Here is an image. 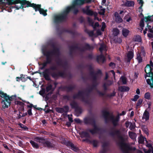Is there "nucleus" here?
I'll list each match as a JSON object with an SVG mask.
<instances>
[{"mask_svg": "<svg viewBox=\"0 0 153 153\" xmlns=\"http://www.w3.org/2000/svg\"><path fill=\"white\" fill-rule=\"evenodd\" d=\"M93 0H75L73 2L72 5L67 7L62 14L56 15L54 17L55 22H59L64 20L66 18L67 14L70 11H73L74 13L77 12V6L83 4L85 3H90L93 1Z\"/></svg>", "mask_w": 153, "mask_h": 153, "instance_id": "nucleus-1", "label": "nucleus"}, {"mask_svg": "<svg viewBox=\"0 0 153 153\" xmlns=\"http://www.w3.org/2000/svg\"><path fill=\"white\" fill-rule=\"evenodd\" d=\"M7 1L9 4H13L20 3V6H18L17 5H16L14 7L16 10H19L20 8H23V5L26 4L27 7H31L34 8L36 11H39L40 14L43 15L45 16L47 15L46 13L47 10H44L43 9L41 8V5L40 4H36L33 3L31 4L28 1L26 0H7Z\"/></svg>", "mask_w": 153, "mask_h": 153, "instance_id": "nucleus-2", "label": "nucleus"}, {"mask_svg": "<svg viewBox=\"0 0 153 153\" xmlns=\"http://www.w3.org/2000/svg\"><path fill=\"white\" fill-rule=\"evenodd\" d=\"M0 96L4 99L1 102L2 107L4 108H8L10 105L12 99H16V95H13L11 97L7 96L6 93L2 91H0Z\"/></svg>", "mask_w": 153, "mask_h": 153, "instance_id": "nucleus-3", "label": "nucleus"}, {"mask_svg": "<svg viewBox=\"0 0 153 153\" xmlns=\"http://www.w3.org/2000/svg\"><path fill=\"white\" fill-rule=\"evenodd\" d=\"M103 115L106 120H110L111 121L114 126L117 124L118 122L119 119V116L114 117L112 114H109L107 111H103Z\"/></svg>", "mask_w": 153, "mask_h": 153, "instance_id": "nucleus-4", "label": "nucleus"}, {"mask_svg": "<svg viewBox=\"0 0 153 153\" xmlns=\"http://www.w3.org/2000/svg\"><path fill=\"white\" fill-rule=\"evenodd\" d=\"M126 138V137L125 136H120L119 137V144L121 149L125 152L128 150H135V148H134L133 149H132L128 144L124 142L125 138Z\"/></svg>", "mask_w": 153, "mask_h": 153, "instance_id": "nucleus-5", "label": "nucleus"}, {"mask_svg": "<svg viewBox=\"0 0 153 153\" xmlns=\"http://www.w3.org/2000/svg\"><path fill=\"white\" fill-rule=\"evenodd\" d=\"M145 71L147 76L153 77V68L151 67L148 64L146 65Z\"/></svg>", "mask_w": 153, "mask_h": 153, "instance_id": "nucleus-6", "label": "nucleus"}, {"mask_svg": "<svg viewBox=\"0 0 153 153\" xmlns=\"http://www.w3.org/2000/svg\"><path fill=\"white\" fill-rule=\"evenodd\" d=\"M145 55V53L144 49H142L140 52H138L137 54V59L139 62H141L142 61V58Z\"/></svg>", "mask_w": 153, "mask_h": 153, "instance_id": "nucleus-7", "label": "nucleus"}, {"mask_svg": "<svg viewBox=\"0 0 153 153\" xmlns=\"http://www.w3.org/2000/svg\"><path fill=\"white\" fill-rule=\"evenodd\" d=\"M83 11L84 13L89 15H94V17H96L97 15V13L94 12L92 10L89 9V7L87 6L85 8L83 9Z\"/></svg>", "mask_w": 153, "mask_h": 153, "instance_id": "nucleus-8", "label": "nucleus"}, {"mask_svg": "<svg viewBox=\"0 0 153 153\" xmlns=\"http://www.w3.org/2000/svg\"><path fill=\"white\" fill-rule=\"evenodd\" d=\"M42 140H43L42 139L38 138H37L36 142L34 141L31 140L30 141V142L33 147L36 149H38L39 147V144L37 143H40Z\"/></svg>", "mask_w": 153, "mask_h": 153, "instance_id": "nucleus-9", "label": "nucleus"}, {"mask_svg": "<svg viewBox=\"0 0 153 153\" xmlns=\"http://www.w3.org/2000/svg\"><path fill=\"white\" fill-rule=\"evenodd\" d=\"M147 22L148 21H151V18L150 17H147L144 18V19H142L141 20L140 25V27L142 29H143V28L144 26V21Z\"/></svg>", "mask_w": 153, "mask_h": 153, "instance_id": "nucleus-10", "label": "nucleus"}, {"mask_svg": "<svg viewBox=\"0 0 153 153\" xmlns=\"http://www.w3.org/2000/svg\"><path fill=\"white\" fill-rule=\"evenodd\" d=\"M149 112L146 110L143 114L142 116V119L144 120L145 121H146L149 120Z\"/></svg>", "mask_w": 153, "mask_h": 153, "instance_id": "nucleus-11", "label": "nucleus"}, {"mask_svg": "<svg viewBox=\"0 0 153 153\" xmlns=\"http://www.w3.org/2000/svg\"><path fill=\"white\" fill-rule=\"evenodd\" d=\"M124 5L128 7H133L134 5V2L132 1H127L124 3Z\"/></svg>", "mask_w": 153, "mask_h": 153, "instance_id": "nucleus-12", "label": "nucleus"}, {"mask_svg": "<svg viewBox=\"0 0 153 153\" xmlns=\"http://www.w3.org/2000/svg\"><path fill=\"white\" fill-rule=\"evenodd\" d=\"M115 16V20L117 22H121L123 21V19L119 16L118 13L117 12L114 14Z\"/></svg>", "mask_w": 153, "mask_h": 153, "instance_id": "nucleus-13", "label": "nucleus"}, {"mask_svg": "<svg viewBox=\"0 0 153 153\" xmlns=\"http://www.w3.org/2000/svg\"><path fill=\"white\" fill-rule=\"evenodd\" d=\"M133 57V53L132 51H131L128 52L127 54V61L128 62H129L130 59H131Z\"/></svg>", "mask_w": 153, "mask_h": 153, "instance_id": "nucleus-14", "label": "nucleus"}, {"mask_svg": "<svg viewBox=\"0 0 153 153\" xmlns=\"http://www.w3.org/2000/svg\"><path fill=\"white\" fill-rule=\"evenodd\" d=\"M147 147L149 148V149L147 151H146L144 149V152L146 153H150L151 152H153V148L152 146V144L150 143L147 144L146 145Z\"/></svg>", "mask_w": 153, "mask_h": 153, "instance_id": "nucleus-15", "label": "nucleus"}, {"mask_svg": "<svg viewBox=\"0 0 153 153\" xmlns=\"http://www.w3.org/2000/svg\"><path fill=\"white\" fill-rule=\"evenodd\" d=\"M122 32V34L125 37H127L129 33V30L125 28H123Z\"/></svg>", "mask_w": 153, "mask_h": 153, "instance_id": "nucleus-16", "label": "nucleus"}, {"mask_svg": "<svg viewBox=\"0 0 153 153\" xmlns=\"http://www.w3.org/2000/svg\"><path fill=\"white\" fill-rule=\"evenodd\" d=\"M99 50L101 53L103 51H106L107 50V48L106 45L104 43H102L100 45V46L99 48Z\"/></svg>", "mask_w": 153, "mask_h": 153, "instance_id": "nucleus-17", "label": "nucleus"}, {"mask_svg": "<svg viewBox=\"0 0 153 153\" xmlns=\"http://www.w3.org/2000/svg\"><path fill=\"white\" fill-rule=\"evenodd\" d=\"M147 26L148 28L149 29V31L151 33H149L148 34V36L149 38H152L153 37V31L150 28L151 26L149 25L148 24H147Z\"/></svg>", "mask_w": 153, "mask_h": 153, "instance_id": "nucleus-18", "label": "nucleus"}, {"mask_svg": "<svg viewBox=\"0 0 153 153\" xmlns=\"http://www.w3.org/2000/svg\"><path fill=\"white\" fill-rule=\"evenodd\" d=\"M119 89L121 91H128L129 88L128 87L123 86L120 87Z\"/></svg>", "mask_w": 153, "mask_h": 153, "instance_id": "nucleus-19", "label": "nucleus"}, {"mask_svg": "<svg viewBox=\"0 0 153 153\" xmlns=\"http://www.w3.org/2000/svg\"><path fill=\"white\" fill-rule=\"evenodd\" d=\"M98 60L99 61H100L103 62H104L105 59L104 57L102 55H101L98 57Z\"/></svg>", "mask_w": 153, "mask_h": 153, "instance_id": "nucleus-20", "label": "nucleus"}, {"mask_svg": "<svg viewBox=\"0 0 153 153\" xmlns=\"http://www.w3.org/2000/svg\"><path fill=\"white\" fill-rule=\"evenodd\" d=\"M129 134L130 137L131 138L133 139H134L135 138L136 135L135 133L132 132H129Z\"/></svg>", "mask_w": 153, "mask_h": 153, "instance_id": "nucleus-21", "label": "nucleus"}, {"mask_svg": "<svg viewBox=\"0 0 153 153\" xmlns=\"http://www.w3.org/2000/svg\"><path fill=\"white\" fill-rule=\"evenodd\" d=\"M113 34L114 36H117L119 33V30L117 28H114L113 30Z\"/></svg>", "mask_w": 153, "mask_h": 153, "instance_id": "nucleus-22", "label": "nucleus"}, {"mask_svg": "<svg viewBox=\"0 0 153 153\" xmlns=\"http://www.w3.org/2000/svg\"><path fill=\"white\" fill-rule=\"evenodd\" d=\"M134 40L135 41L140 42L141 40V37L139 36H136L134 38Z\"/></svg>", "mask_w": 153, "mask_h": 153, "instance_id": "nucleus-23", "label": "nucleus"}, {"mask_svg": "<svg viewBox=\"0 0 153 153\" xmlns=\"http://www.w3.org/2000/svg\"><path fill=\"white\" fill-rule=\"evenodd\" d=\"M120 80L122 81L123 84H125L126 83V78L124 76L121 77L120 78Z\"/></svg>", "mask_w": 153, "mask_h": 153, "instance_id": "nucleus-24", "label": "nucleus"}, {"mask_svg": "<svg viewBox=\"0 0 153 153\" xmlns=\"http://www.w3.org/2000/svg\"><path fill=\"white\" fill-rule=\"evenodd\" d=\"M81 136L82 137H89V134L86 132H82Z\"/></svg>", "mask_w": 153, "mask_h": 153, "instance_id": "nucleus-25", "label": "nucleus"}, {"mask_svg": "<svg viewBox=\"0 0 153 153\" xmlns=\"http://www.w3.org/2000/svg\"><path fill=\"white\" fill-rule=\"evenodd\" d=\"M145 138L142 136H140L139 139V143H142L144 141Z\"/></svg>", "mask_w": 153, "mask_h": 153, "instance_id": "nucleus-26", "label": "nucleus"}, {"mask_svg": "<svg viewBox=\"0 0 153 153\" xmlns=\"http://www.w3.org/2000/svg\"><path fill=\"white\" fill-rule=\"evenodd\" d=\"M97 131V129L96 127H95L94 129H93L89 130L90 132L92 134H94Z\"/></svg>", "mask_w": 153, "mask_h": 153, "instance_id": "nucleus-27", "label": "nucleus"}, {"mask_svg": "<svg viewBox=\"0 0 153 153\" xmlns=\"http://www.w3.org/2000/svg\"><path fill=\"white\" fill-rule=\"evenodd\" d=\"M91 143L94 147H96L98 145V143L97 141L96 140H93Z\"/></svg>", "mask_w": 153, "mask_h": 153, "instance_id": "nucleus-28", "label": "nucleus"}, {"mask_svg": "<svg viewBox=\"0 0 153 153\" xmlns=\"http://www.w3.org/2000/svg\"><path fill=\"white\" fill-rule=\"evenodd\" d=\"M70 146H71V149L73 150H74V151H76L77 150V148L76 147L74 144H73L72 143H71L70 144Z\"/></svg>", "mask_w": 153, "mask_h": 153, "instance_id": "nucleus-29", "label": "nucleus"}, {"mask_svg": "<svg viewBox=\"0 0 153 153\" xmlns=\"http://www.w3.org/2000/svg\"><path fill=\"white\" fill-rule=\"evenodd\" d=\"M139 96L137 95H135L134 96V98L133 99H131V100L134 101H136L139 98Z\"/></svg>", "mask_w": 153, "mask_h": 153, "instance_id": "nucleus-30", "label": "nucleus"}, {"mask_svg": "<svg viewBox=\"0 0 153 153\" xmlns=\"http://www.w3.org/2000/svg\"><path fill=\"white\" fill-rule=\"evenodd\" d=\"M142 102V100L140 99L139 100L137 104L136 107H137L140 106Z\"/></svg>", "mask_w": 153, "mask_h": 153, "instance_id": "nucleus-31", "label": "nucleus"}, {"mask_svg": "<svg viewBox=\"0 0 153 153\" xmlns=\"http://www.w3.org/2000/svg\"><path fill=\"white\" fill-rule=\"evenodd\" d=\"M57 110L59 113H62L64 112V110L63 108H58L57 109Z\"/></svg>", "mask_w": 153, "mask_h": 153, "instance_id": "nucleus-32", "label": "nucleus"}, {"mask_svg": "<svg viewBox=\"0 0 153 153\" xmlns=\"http://www.w3.org/2000/svg\"><path fill=\"white\" fill-rule=\"evenodd\" d=\"M52 88V86L51 85H50L48 86L46 88V91L47 92H48L50 91Z\"/></svg>", "mask_w": 153, "mask_h": 153, "instance_id": "nucleus-33", "label": "nucleus"}, {"mask_svg": "<svg viewBox=\"0 0 153 153\" xmlns=\"http://www.w3.org/2000/svg\"><path fill=\"white\" fill-rule=\"evenodd\" d=\"M105 9H101L99 11V13L101 15H104L105 13Z\"/></svg>", "mask_w": 153, "mask_h": 153, "instance_id": "nucleus-34", "label": "nucleus"}, {"mask_svg": "<svg viewBox=\"0 0 153 153\" xmlns=\"http://www.w3.org/2000/svg\"><path fill=\"white\" fill-rule=\"evenodd\" d=\"M150 94L149 93H147L145 94V97L146 99H148L150 98Z\"/></svg>", "mask_w": 153, "mask_h": 153, "instance_id": "nucleus-35", "label": "nucleus"}, {"mask_svg": "<svg viewBox=\"0 0 153 153\" xmlns=\"http://www.w3.org/2000/svg\"><path fill=\"white\" fill-rule=\"evenodd\" d=\"M19 125L21 128L23 129L24 130H26L27 129V127L22 124H19Z\"/></svg>", "mask_w": 153, "mask_h": 153, "instance_id": "nucleus-36", "label": "nucleus"}, {"mask_svg": "<svg viewBox=\"0 0 153 153\" xmlns=\"http://www.w3.org/2000/svg\"><path fill=\"white\" fill-rule=\"evenodd\" d=\"M15 103L16 104L18 105H21V106H23V104H24L23 103H22V102H20V101H16L15 102Z\"/></svg>", "mask_w": 153, "mask_h": 153, "instance_id": "nucleus-37", "label": "nucleus"}, {"mask_svg": "<svg viewBox=\"0 0 153 153\" xmlns=\"http://www.w3.org/2000/svg\"><path fill=\"white\" fill-rule=\"evenodd\" d=\"M64 109V112L66 113L68 111V108L67 106H65L63 108Z\"/></svg>", "mask_w": 153, "mask_h": 153, "instance_id": "nucleus-38", "label": "nucleus"}, {"mask_svg": "<svg viewBox=\"0 0 153 153\" xmlns=\"http://www.w3.org/2000/svg\"><path fill=\"white\" fill-rule=\"evenodd\" d=\"M105 27V24L104 22L102 23V27L101 28V30L103 31L104 30V29Z\"/></svg>", "mask_w": 153, "mask_h": 153, "instance_id": "nucleus-39", "label": "nucleus"}, {"mask_svg": "<svg viewBox=\"0 0 153 153\" xmlns=\"http://www.w3.org/2000/svg\"><path fill=\"white\" fill-rule=\"evenodd\" d=\"M137 1L140 5V6H142L143 4V1L142 0H138Z\"/></svg>", "mask_w": 153, "mask_h": 153, "instance_id": "nucleus-40", "label": "nucleus"}, {"mask_svg": "<svg viewBox=\"0 0 153 153\" xmlns=\"http://www.w3.org/2000/svg\"><path fill=\"white\" fill-rule=\"evenodd\" d=\"M142 7L140 6V7H139L138 11L141 14L142 13V12L143 11V9H142Z\"/></svg>", "mask_w": 153, "mask_h": 153, "instance_id": "nucleus-41", "label": "nucleus"}, {"mask_svg": "<svg viewBox=\"0 0 153 153\" xmlns=\"http://www.w3.org/2000/svg\"><path fill=\"white\" fill-rule=\"evenodd\" d=\"M28 114L29 115H31L32 114L31 112V109H30L28 111Z\"/></svg>", "mask_w": 153, "mask_h": 153, "instance_id": "nucleus-42", "label": "nucleus"}, {"mask_svg": "<svg viewBox=\"0 0 153 153\" xmlns=\"http://www.w3.org/2000/svg\"><path fill=\"white\" fill-rule=\"evenodd\" d=\"M109 66L111 67L112 68H114L115 66V65L114 63H111L110 64Z\"/></svg>", "mask_w": 153, "mask_h": 153, "instance_id": "nucleus-43", "label": "nucleus"}, {"mask_svg": "<svg viewBox=\"0 0 153 153\" xmlns=\"http://www.w3.org/2000/svg\"><path fill=\"white\" fill-rule=\"evenodd\" d=\"M88 20L89 22L93 25V22L92 19H90V18H88Z\"/></svg>", "mask_w": 153, "mask_h": 153, "instance_id": "nucleus-44", "label": "nucleus"}, {"mask_svg": "<svg viewBox=\"0 0 153 153\" xmlns=\"http://www.w3.org/2000/svg\"><path fill=\"white\" fill-rule=\"evenodd\" d=\"M89 34L90 36H92L94 35V32L93 31H91L89 32Z\"/></svg>", "mask_w": 153, "mask_h": 153, "instance_id": "nucleus-45", "label": "nucleus"}, {"mask_svg": "<svg viewBox=\"0 0 153 153\" xmlns=\"http://www.w3.org/2000/svg\"><path fill=\"white\" fill-rule=\"evenodd\" d=\"M97 35H100L101 34V32L100 30H98L97 31Z\"/></svg>", "mask_w": 153, "mask_h": 153, "instance_id": "nucleus-46", "label": "nucleus"}, {"mask_svg": "<svg viewBox=\"0 0 153 153\" xmlns=\"http://www.w3.org/2000/svg\"><path fill=\"white\" fill-rule=\"evenodd\" d=\"M143 130L145 132V133L147 134H148V130L147 128L145 129H143Z\"/></svg>", "mask_w": 153, "mask_h": 153, "instance_id": "nucleus-47", "label": "nucleus"}, {"mask_svg": "<svg viewBox=\"0 0 153 153\" xmlns=\"http://www.w3.org/2000/svg\"><path fill=\"white\" fill-rule=\"evenodd\" d=\"M39 94L41 95H43L44 94V92L43 91H41L39 92Z\"/></svg>", "mask_w": 153, "mask_h": 153, "instance_id": "nucleus-48", "label": "nucleus"}, {"mask_svg": "<svg viewBox=\"0 0 153 153\" xmlns=\"http://www.w3.org/2000/svg\"><path fill=\"white\" fill-rule=\"evenodd\" d=\"M136 93L138 94H140V91L139 88H137V89L136 91Z\"/></svg>", "mask_w": 153, "mask_h": 153, "instance_id": "nucleus-49", "label": "nucleus"}, {"mask_svg": "<svg viewBox=\"0 0 153 153\" xmlns=\"http://www.w3.org/2000/svg\"><path fill=\"white\" fill-rule=\"evenodd\" d=\"M68 119H69V120L71 122H72L73 121V120H72V118H71V117H69V116L68 115Z\"/></svg>", "mask_w": 153, "mask_h": 153, "instance_id": "nucleus-50", "label": "nucleus"}, {"mask_svg": "<svg viewBox=\"0 0 153 153\" xmlns=\"http://www.w3.org/2000/svg\"><path fill=\"white\" fill-rule=\"evenodd\" d=\"M149 65L151 67L153 68V63L152 62L150 61V64Z\"/></svg>", "mask_w": 153, "mask_h": 153, "instance_id": "nucleus-51", "label": "nucleus"}, {"mask_svg": "<svg viewBox=\"0 0 153 153\" xmlns=\"http://www.w3.org/2000/svg\"><path fill=\"white\" fill-rule=\"evenodd\" d=\"M66 125L68 126L69 127L71 125V123L70 122H67L66 123Z\"/></svg>", "mask_w": 153, "mask_h": 153, "instance_id": "nucleus-52", "label": "nucleus"}, {"mask_svg": "<svg viewBox=\"0 0 153 153\" xmlns=\"http://www.w3.org/2000/svg\"><path fill=\"white\" fill-rule=\"evenodd\" d=\"M106 2V0H102V5H104Z\"/></svg>", "mask_w": 153, "mask_h": 153, "instance_id": "nucleus-53", "label": "nucleus"}, {"mask_svg": "<svg viewBox=\"0 0 153 153\" xmlns=\"http://www.w3.org/2000/svg\"><path fill=\"white\" fill-rule=\"evenodd\" d=\"M126 114V112L125 111H123L122 113L120 114V115H124Z\"/></svg>", "mask_w": 153, "mask_h": 153, "instance_id": "nucleus-54", "label": "nucleus"}, {"mask_svg": "<svg viewBox=\"0 0 153 153\" xmlns=\"http://www.w3.org/2000/svg\"><path fill=\"white\" fill-rule=\"evenodd\" d=\"M111 72L112 73L113 76H114V77L115 73L114 71L113 70H111ZM114 78H115V77Z\"/></svg>", "mask_w": 153, "mask_h": 153, "instance_id": "nucleus-55", "label": "nucleus"}, {"mask_svg": "<svg viewBox=\"0 0 153 153\" xmlns=\"http://www.w3.org/2000/svg\"><path fill=\"white\" fill-rule=\"evenodd\" d=\"M95 27H98L99 25L98 22H96L95 23Z\"/></svg>", "mask_w": 153, "mask_h": 153, "instance_id": "nucleus-56", "label": "nucleus"}, {"mask_svg": "<svg viewBox=\"0 0 153 153\" xmlns=\"http://www.w3.org/2000/svg\"><path fill=\"white\" fill-rule=\"evenodd\" d=\"M134 112L133 111H132L131 112V114H130V116L131 117H132L134 115Z\"/></svg>", "mask_w": 153, "mask_h": 153, "instance_id": "nucleus-57", "label": "nucleus"}, {"mask_svg": "<svg viewBox=\"0 0 153 153\" xmlns=\"http://www.w3.org/2000/svg\"><path fill=\"white\" fill-rule=\"evenodd\" d=\"M132 126V125H130V129H131V130L132 128H134V126Z\"/></svg>", "mask_w": 153, "mask_h": 153, "instance_id": "nucleus-58", "label": "nucleus"}, {"mask_svg": "<svg viewBox=\"0 0 153 153\" xmlns=\"http://www.w3.org/2000/svg\"><path fill=\"white\" fill-rule=\"evenodd\" d=\"M131 20V18L130 17L128 19H126V21L127 22H129V21Z\"/></svg>", "mask_w": 153, "mask_h": 153, "instance_id": "nucleus-59", "label": "nucleus"}, {"mask_svg": "<svg viewBox=\"0 0 153 153\" xmlns=\"http://www.w3.org/2000/svg\"><path fill=\"white\" fill-rule=\"evenodd\" d=\"M75 120L78 123L80 122V120L79 119H75Z\"/></svg>", "mask_w": 153, "mask_h": 153, "instance_id": "nucleus-60", "label": "nucleus"}, {"mask_svg": "<svg viewBox=\"0 0 153 153\" xmlns=\"http://www.w3.org/2000/svg\"><path fill=\"white\" fill-rule=\"evenodd\" d=\"M33 106V105L32 104H31L30 105H27V107H31Z\"/></svg>", "mask_w": 153, "mask_h": 153, "instance_id": "nucleus-61", "label": "nucleus"}, {"mask_svg": "<svg viewBox=\"0 0 153 153\" xmlns=\"http://www.w3.org/2000/svg\"><path fill=\"white\" fill-rule=\"evenodd\" d=\"M86 46H87V48H86L87 49H89V45H86Z\"/></svg>", "mask_w": 153, "mask_h": 153, "instance_id": "nucleus-62", "label": "nucleus"}, {"mask_svg": "<svg viewBox=\"0 0 153 153\" xmlns=\"http://www.w3.org/2000/svg\"><path fill=\"white\" fill-rule=\"evenodd\" d=\"M124 13V12L123 11H121L120 12V14H122L123 13Z\"/></svg>", "mask_w": 153, "mask_h": 153, "instance_id": "nucleus-63", "label": "nucleus"}, {"mask_svg": "<svg viewBox=\"0 0 153 153\" xmlns=\"http://www.w3.org/2000/svg\"><path fill=\"white\" fill-rule=\"evenodd\" d=\"M18 153H24L23 152L21 151H19L18 152Z\"/></svg>", "mask_w": 153, "mask_h": 153, "instance_id": "nucleus-64", "label": "nucleus"}]
</instances>
